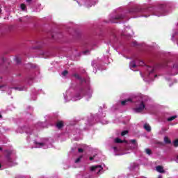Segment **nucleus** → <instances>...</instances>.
Segmentation results:
<instances>
[{
	"mask_svg": "<svg viewBox=\"0 0 178 178\" xmlns=\"http://www.w3.org/2000/svg\"><path fill=\"white\" fill-rule=\"evenodd\" d=\"M21 9L23 10H26V4L22 3L21 4Z\"/></svg>",
	"mask_w": 178,
	"mask_h": 178,
	"instance_id": "obj_18",
	"label": "nucleus"
},
{
	"mask_svg": "<svg viewBox=\"0 0 178 178\" xmlns=\"http://www.w3.org/2000/svg\"><path fill=\"white\" fill-rule=\"evenodd\" d=\"M130 67L131 69H134V67H137V65H136V63H134L133 64H131Z\"/></svg>",
	"mask_w": 178,
	"mask_h": 178,
	"instance_id": "obj_19",
	"label": "nucleus"
},
{
	"mask_svg": "<svg viewBox=\"0 0 178 178\" xmlns=\"http://www.w3.org/2000/svg\"><path fill=\"white\" fill-rule=\"evenodd\" d=\"M81 158H83V156H81L79 158H77L75 161V163H79V162H80V161H81Z\"/></svg>",
	"mask_w": 178,
	"mask_h": 178,
	"instance_id": "obj_15",
	"label": "nucleus"
},
{
	"mask_svg": "<svg viewBox=\"0 0 178 178\" xmlns=\"http://www.w3.org/2000/svg\"><path fill=\"white\" fill-rule=\"evenodd\" d=\"M127 102H131V99H127L124 101H122L121 105H122V106H124V105H127Z\"/></svg>",
	"mask_w": 178,
	"mask_h": 178,
	"instance_id": "obj_7",
	"label": "nucleus"
},
{
	"mask_svg": "<svg viewBox=\"0 0 178 178\" xmlns=\"http://www.w3.org/2000/svg\"><path fill=\"white\" fill-rule=\"evenodd\" d=\"M36 144H37V145H42V146L44 145L43 143H38V142H36Z\"/></svg>",
	"mask_w": 178,
	"mask_h": 178,
	"instance_id": "obj_28",
	"label": "nucleus"
},
{
	"mask_svg": "<svg viewBox=\"0 0 178 178\" xmlns=\"http://www.w3.org/2000/svg\"><path fill=\"white\" fill-rule=\"evenodd\" d=\"M158 178H162V176H159Z\"/></svg>",
	"mask_w": 178,
	"mask_h": 178,
	"instance_id": "obj_37",
	"label": "nucleus"
},
{
	"mask_svg": "<svg viewBox=\"0 0 178 178\" xmlns=\"http://www.w3.org/2000/svg\"><path fill=\"white\" fill-rule=\"evenodd\" d=\"M31 1H32V0H26V2H27L28 3H31Z\"/></svg>",
	"mask_w": 178,
	"mask_h": 178,
	"instance_id": "obj_32",
	"label": "nucleus"
},
{
	"mask_svg": "<svg viewBox=\"0 0 178 178\" xmlns=\"http://www.w3.org/2000/svg\"><path fill=\"white\" fill-rule=\"evenodd\" d=\"M113 149H114V151H118V147H113Z\"/></svg>",
	"mask_w": 178,
	"mask_h": 178,
	"instance_id": "obj_31",
	"label": "nucleus"
},
{
	"mask_svg": "<svg viewBox=\"0 0 178 178\" xmlns=\"http://www.w3.org/2000/svg\"><path fill=\"white\" fill-rule=\"evenodd\" d=\"M163 131H166L168 129L166 128H162Z\"/></svg>",
	"mask_w": 178,
	"mask_h": 178,
	"instance_id": "obj_33",
	"label": "nucleus"
},
{
	"mask_svg": "<svg viewBox=\"0 0 178 178\" xmlns=\"http://www.w3.org/2000/svg\"><path fill=\"white\" fill-rule=\"evenodd\" d=\"M0 151H2V147H0Z\"/></svg>",
	"mask_w": 178,
	"mask_h": 178,
	"instance_id": "obj_35",
	"label": "nucleus"
},
{
	"mask_svg": "<svg viewBox=\"0 0 178 178\" xmlns=\"http://www.w3.org/2000/svg\"><path fill=\"white\" fill-rule=\"evenodd\" d=\"M3 62H5V58L2 57L1 60L0 65H2L3 63Z\"/></svg>",
	"mask_w": 178,
	"mask_h": 178,
	"instance_id": "obj_23",
	"label": "nucleus"
},
{
	"mask_svg": "<svg viewBox=\"0 0 178 178\" xmlns=\"http://www.w3.org/2000/svg\"><path fill=\"white\" fill-rule=\"evenodd\" d=\"M102 169V165H95V166H92L90 168V170L92 172H97V173H99V172H101Z\"/></svg>",
	"mask_w": 178,
	"mask_h": 178,
	"instance_id": "obj_2",
	"label": "nucleus"
},
{
	"mask_svg": "<svg viewBox=\"0 0 178 178\" xmlns=\"http://www.w3.org/2000/svg\"><path fill=\"white\" fill-rule=\"evenodd\" d=\"M5 87H6V86H5V85L1 86H0V90H1V91H3V89H2V88H5Z\"/></svg>",
	"mask_w": 178,
	"mask_h": 178,
	"instance_id": "obj_27",
	"label": "nucleus"
},
{
	"mask_svg": "<svg viewBox=\"0 0 178 178\" xmlns=\"http://www.w3.org/2000/svg\"><path fill=\"white\" fill-rule=\"evenodd\" d=\"M157 76H158V75H155V76H154V77H157Z\"/></svg>",
	"mask_w": 178,
	"mask_h": 178,
	"instance_id": "obj_38",
	"label": "nucleus"
},
{
	"mask_svg": "<svg viewBox=\"0 0 178 178\" xmlns=\"http://www.w3.org/2000/svg\"><path fill=\"white\" fill-rule=\"evenodd\" d=\"M145 108V104H144V102H141L138 108H134V111L136 113H141Z\"/></svg>",
	"mask_w": 178,
	"mask_h": 178,
	"instance_id": "obj_1",
	"label": "nucleus"
},
{
	"mask_svg": "<svg viewBox=\"0 0 178 178\" xmlns=\"http://www.w3.org/2000/svg\"><path fill=\"white\" fill-rule=\"evenodd\" d=\"M173 144H174V147H178V139L174 140Z\"/></svg>",
	"mask_w": 178,
	"mask_h": 178,
	"instance_id": "obj_17",
	"label": "nucleus"
},
{
	"mask_svg": "<svg viewBox=\"0 0 178 178\" xmlns=\"http://www.w3.org/2000/svg\"><path fill=\"white\" fill-rule=\"evenodd\" d=\"M1 118H2V115L0 114V119H1Z\"/></svg>",
	"mask_w": 178,
	"mask_h": 178,
	"instance_id": "obj_36",
	"label": "nucleus"
},
{
	"mask_svg": "<svg viewBox=\"0 0 178 178\" xmlns=\"http://www.w3.org/2000/svg\"><path fill=\"white\" fill-rule=\"evenodd\" d=\"M15 60L17 62V64L20 63L22 62V59L19 58H16Z\"/></svg>",
	"mask_w": 178,
	"mask_h": 178,
	"instance_id": "obj_22",
	"label": "nucleus"
},
{
	"mask_svg": "<svg viewBox=\"0 0 178 178\" xmlns=\"http://www.w3.org/2000/svg\"><path fill=\"white\" fill-rule=\"evenodd\" d=\"M89 159H90V161H94V157L90 156V157L89 158Z\"/></svg>",
	"mask_w": 178,
	"mask_h": 178,
	"instance_id": "obj_29",
	"label": "nucleus"
},
{
	"mask_svg": "<svg viewBox=\"0 0 178 178\" xmlns=\"http://www.w3.org/2000/svg\"><path fill=\"white\" fill-rule=\"evenodd\" d=\"M88 52H90V51L86 50V51H83V55H87V54H88Z\"/></svg>",
	"mask_w": 178,
	"mask_h": 178,
	"instance_id": "obj_26",
	"label": "nucleus"
},
{
	"mask_svg": "<svg viewBox=\"0 0 178 178\" xmlns=\"http://www.w3.org/2000/svg\"><path fill=\"white\" fill-rule=\"evenodd\" d=\"M78 152H80V153L84 152V149H81V148H79V149H78Z\"/></svg>",
	"mask_w": 178,
	"mask_h": 178,
	"instance_id": "obj_24",
	"label": "nucleus"
},
{
	"mask_svg": "<svg viewBox=\"0 0 178 178\" xmlns=\"http://www.w3.org/2000/svg\"><path fill=\"white\" fill-rule=\"evenodd\" d=\"M2 13V9L0 8V13Z\"/></svg>",
	"mask_w": 178,
	"mask_h": 178,
	"instance_id": "obj_34",
	"label": "nucleus"
},
{
	"mask_svg": "<svg viewBox=\"0 0 178 178\" xmlns=\"http://www.w3.org/2000/svg\"><path fill=\"white\" fill-rule=\"evenodd\" d=\"M144 129H146L147 131H151V127L148 124H144Z\"/></svg>",
	"mask_w": 178,
	"mask_h": 178,
	"instance_id": "obj_10",
	"label": "nucleus"
},
{
	"mask_svg": "<svg viewBox=\"0 0 178 178\" xmlns=\"http://www.w3.org/2000/svg\"><path fill=\"white\" fill-rule=\"evenodd\" d=\"M14 90H17L18 91H23V88L20 87H14L13 88Z\"/></svg>",
	"mask_w": 178,
	"mask_h": 178,
	"instance_id": "obj_16",
	"label": "nucleus"
},
{
	"mask_svg": "<svg viewBox=\"0 0 178 178\" xmlns=\"http://www.w3.org/2000/svg\"><path fill=\"white\" fill-rule=\"evenodd\" d=\"M176 118H177V116L176 115H173L172 117H170L168 118V122H172V120H175V119H176Z\"/></svg>",
	"mask_w": 178,
	"mask_h": 178,
	"instance_id": "obj_11",
	"label": "nucleus"
},
{
	"mask_svg": "<svg viewBox=\"0 0 178 178\" xmlns=\"http://www.w3.org/2000/svg\"><path fill=\"white\" fill-rule=\"evenodd\" d=\"M177 159H178V156H177Z\"/></svg>",
	"mask_w": 178,
	"mask_h": 178,
	"instance_id": "obj_39",
	"label": "nucleus"
},
{
	"mask_svg": "<svg viewBox=\"0 0 178 178\" xmlns=\"http://www.w3.org/2000/svg\"><path fill=\"white\" fill-rule=\"evenodd\" d=\"M129 133V131H123L122 133H121V136H126V134H127Z\"/></svg>",
	"mask_w": 178,
	"mask_h": 178,
	"instance_id": "obj_20",
	"label": "nucleus"
},
{
	"mask_svg": "<svg viewBox=\"0 0 178 178\" xmlns=\"http://www.w3.org/2000/svg\"><path fill=\"white\" fill-rule=\"evenodd\" d=\"M164 143H165V144H172V140H170L168 136H165Z\"/></svg>",
	"mask_w": 178,
	"mask_h": 178,
	"instance_id": "obj_8",
	"label": "nucleus"
},
{
	"mask_svg": "<svg viewBox=\"0 0 178 178\" xmlns=\"http://www.w3.org/2000/svg\"><path fill=\"white\" fill-rule=\"evenodd\" d=\"M131 143L134 145V148H137L138 147V144L137 143V140L136 139L131 140Z\"/></svg>",
	"mask_w": 178,
	"mask_h": 178,
	"instance_id": "obj_9",
	"label": "nucleus"
},
{
	"mask_svg": "<svg viewBox=\"0 0 178 178\" xmlns=\"http://www.w3.org/2000/svg\"><path fill=\"white\" fill-rule=\"evenodd\" d=\"M115 143H116L117 144H120V143H127V140H122V139H120L119 138H117L115 139Z\"/></svg>",
	"mask_w": 178,
	"mask_h": 178,
	"instance_id": "obj_6",
	"label": "nucleus"
},
{
	"mask_svg": "<svg viewBox=\"0 0 178 178\" xmlns=\"http://www.w3.org/2000/svg\"><path fill=\"white\" fill-rule=\"evenodd\" d=\"M154 68H152V70H151V72H149V74H151V73H154Z\"/></svg>",
	"mask_w": 178,
	"mask_h": 178,
	"instance_id": "obj_30",
	"label": "nucleus"
},
{
	"mask_svg": "<svg viewBox=\"0 0 178 178\" xmlns=\"http://www.w3.org/2000/svg\"><path fill=\"white\" fill-rule=\"evenodd\" d=\"M73 76L77 79L78 80H81V77H80V75H79L78 74H74Z\"/></svg>",
	"mask_w": 178,
	"mask_h": 178,
	"instance_id": "obj_12",
	"label": "nucleus"
},
{
	"mask_svg": "<svg viewBox=\"0 0 178 178\" xmlns=\"http://www.w3.org/2000/svg\"><path fill=\"white\" fill-rule=\"evenodd\" d=\"M145 152L147 154V155H151V154H152V151H151L149 149H145Z\"/></svg>",
	"mask_w": 178,
	"mask_h": 178,
	"instance_id": "obj_13",
	"label": "nucleus"
},
{
	"mask_svg": "<svg viewBox=\"0 0 178 178\" xmlns=\"http://www.w3.org/2000/svg\"><path fill=\"white\" fill-rule=\"evenodd\" d=\"M156 170H157V172H159V173H165V170H163V167H162L161 165L156 166Z\"/></svg>",
	"mask_w": 178,
	"mask_h": 178,
	"instance_id": "obj_4",
	"label": "nucleus"
},
{
	"mask_svg": "<svg viewBox=\"0 0 178 178\" xmlns=\"http://www.w3.org/2000/svg\"><path fill=\"white\" fill-rule=\"evenodd\" d=\"M68 73H69V72H68L67 70H64V71L62 72V74H63V76H66V75L68 74Z\"/></svg>",
	"mask_w": 178,
	"mask_h": 178,
	"instance_id": "obj_21",
	"label": "nucleus"
},
{
	"mask_svg": "<svg viewBox=\"0 0 178 178\" xmlns=\"http://www.w3.org/2000/svg\"><path fill=\"white\" fill-rule=\"evenodd\" d=\"M6 152V158L7 159V161H8V162H11V159H10V155H12V151L10 150H5Z\"/></svg>",
	"mask_w": 178,
	"mask_h": 178,
	"instance_id": "obj_3",
	"label": "nucleus"
},
{
	"mask_svg": "<svg viewBox=\"0 0 178 178\" xmlns=\"http://www.w3.org/2000/svg\"><path fill=\"white\" fill-rule=\"evenodd\" d=\"M139 66H144V62L143 61H139Z\"/></svg>",
	"mask_w": 178,
	"mask_h": 178,
	"instance_id": "obj_25",
	"label": "nucleus"
},
{
	"mask_svg": "<svg viewBox=\"0 0 178 178\" xmlns=\"http://www.w3.org/2000/svg\"><path fill=\"white\" fill-rule=\"evenodd\" d=\"M56 127H57V129H62V127H63V121H58L56 123Z\"/></svg>",
	"mask_w": 178,
	"mask_h": 178,
	"instance_id": "obj_5",
	"label": "nucleus"
},
{
	"mask_svg": "<svg viewBox=\"0 0 178 178\" xmlns=\"http://www.w3.org/2000/svg\"><path fill=\"white\" fill-rule=\"evenodd\" d=\"M123 19L122 15H118L117 17H115V20H120Z\"/></svg>",
	"mask_w": 178,
	"mask_h": 178,
	"instance_id": "obj_14",
	"label": "nucleus"
}]
</instances>
